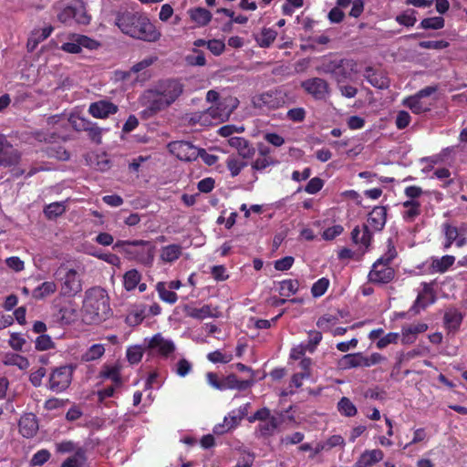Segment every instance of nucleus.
<instances>
[{"mask_svg":"<svg viewBox=\"0 0 467 467\" xmlns=\"http://www.w3.org/2000/svg\"><path fill=\"white\" fill-rule=\"evenodd\" d=\"M277 32L272 28L264 27L261 34L255 37L256 43L261 47H269L275 40Z\"/></svg>","mask_w":467,"mask_h":467,"instance_id":"c9c22d12","label":"nucleus"},{"mask_svg":"<svg viewBox=\"0 0 467 467\" xmlns=\"http://www.w3.org/2000/svg\"><path fill=\"white\" fill-rule=\"evenodd\" d=\"M141 275L136 269L129 270L123 276V285L127 291L134 290L140 284Z\"/></svg>","mask_w":467,"mask_h":467,"instance_id":"f704fd0d","label":"nucleus"},{"mask_svg":"<svg viewBox=\"0 0 467 467\" xmlns=\"http://www.w3.org/2000/svg\"><path fill=\"white\" fill-rule=\"evenodd\" d=\"M113 249L129 261L150 266L154 261L156 246L151 241L118 240L114 244Z\"/></svg>","mask_w":467,"mask_h":467,"instance_id":"20e7f679","label":"nucleus"},{"mask_svg":"<svg viewBox=\"0 0 467 467\" xmlns=\"http://www.w3.org/2000/svg\"><path fill=\"white\" fill-rule=\"evenodd\" d=\"M228 143L238 151L243 159H251L255 153V149L250 141L243 137H231Z\"/></svg>","mask_w":467,"mask_h":467,"instance_id":"aec40b11","label":"nucleus"},{"mask_svg":"<svg viewBox=\"0 0 467 467\" xmlns=\"http://www.w3.org/2000/svg\"><path fill=\"white\" fill-rule=\"evenodd\" d=\"M386 222L387 208L384 206L374 207L368 215L367 223H364L361 228L358 225L352 230V242L365 248H368L373 239V234L369 228L374 232H380L385 227Z\"/></svg>","mask_w":467,"mask_h":467,"instance_id":"39448f33","label":"nucleus"},{"mask_svg":"<svg viewBox=\"0 0 467 467\" xmlns=\"http://www.w3.org/2000/svg\"><path fill=\"white\" fill-rule=\"evenodd\" d=\"M313 360L310 358H302L297 364V371L293 375L292 379H306L312 377L311 369Z\"/></svg>","mask_w":467,"mask_h":467,"instance_id":"2f4dec72","label":"nucleus"},{"mask_svg":"<svg viewBox=\"0 0 467 467\" xmlns=\"http://www.w3.org/2000/svg\"><path fill=\"white\" fill-rule=\"evenodd\" d=\"M324 181L319 177H314L309 180V182L306 183V185L304 188V191L308 194H316L324 186Z\"/></svg>","mask_w":467,"mask_h":467,"instance_id":"4d7b16f0","label":"nucleus"},{"mask_svg":"<svg viewBox=\"0 0 467 467\" xmlns=\"http://www.w3.org/2000/svg\"><path fill=\"white\" fill-rule=\"evenodd\" d=\"M295 258L291 255H287L281 259L275 260L274 266L277 271H287L293 266Z\"/></svg>","mask_w":467,"mask_h":467,"instance_id":"338daca9","label":"nucleus"},{"mask_svg":"<svg viewBox=\"0 0 467 467\" xmlns=\"http://www.w3.org/2000/svg\"><path fill=\"white\" fill-rule=\"evenodd\" d=\"M57 289V284L54 281H46L33 290L32 296L36 300H43L53 295Z\"/></svg>","mask_w":467,"mask_h":467,"instance_id":"c756f323","label":"nucleus"},{"mask_svg":"<svg viewBox=\"0 0 467 467\" xmlns=\"http://www.w3.org/2000/svg\"><path fill=\"white\" fill-rule=\"evenodd\" d=\"M276 164H278V161L274 157H262L257 155V158L251 163V167L254 171H263L268 167Z\"/></svg>","mask_w":467,"mask_h":467,"instance_id":"37998d69","label":"nucleus"},{"mask_svg":"<svg viewBox=\"0 0 467 467\" xmlns=\"http://www.w3.org/2000/svg\"><path fill=\"white\" fill-rule=\"evenodd\" d=\"M428 329V325L425 323H418L403 327L401 330V343L410 345L415 342L417 336L425 332Z\"/></svg>","mask_w":467,"mask_h":467,"instance_id":"412c9836","label":"nucleus"},{"mask_svg":"<svg viewBox=\"0 0 467 467\" xmlns=\"http://www.w3.org/2000/svg\"><path fill=\"white\" fill-rule=\"evenodd\" d=\"M411 120V117L406 110H400L398 112L395 124L398 130H404L406 129Z\"/></svg>","mask_w":467,"mask_h":467,"instance_id":"0e129e2a","label":"nucleus"},{"mask_svg":"<svg viewBox=\"0 0 467 467\" xmlns=\"http://www.w3.org/2000/svg\"><path fill=\"white\" fill-rule=\"evenodd\" d=\"M189 15L199 26H207L213 17L212 13L203 7L192 8L189 10Z\"/></svg>","mask_w":467,"mask_h":467,"instance_id":"c85d7f7f","label":"nucleus"},{"mask_svg":"<svg viewBox=\"0 0 467 467\" xmlns=\"http://www.w3.org/2000/svg\"><path fill=\"white\" fill-rule=\"evenodd\" d=\"M421 286L422 289L418 293L416 300L410 309L414 313H419L421 309H425L436 301L433 283L422 282Z\"/></svg>","mask_w":467,"mask_h":467,"instance_id":"2eb2a0df","label":"nucleus"},{"mask_svg":"<svg viewBox=\"0 0 467 467\" xmlns=\"http://www.w3.org/2000/svg\"><path fill=\"white\" fill-rule=\"evenodd\" d=\"M233 109H230L225 101H218L211 106L206 111L195 113L191 120L194 123L212 124L225 121L229 119Z\"/></svg>","mask_w":467,"mask_h":467,"instance_id":"6e6552de","label":"nucleus"},{"mask_svg":"<svg viewBox=\"0 0 467 467\" xmlns=\"http://www.w3.org/2000/svg\"><path fill=\"white\" fill-rule=\"evenodd\" d=\"M74 18V13L72 8V1L66 5L58 14L57 19L66 25H71Z\"/></svg>","mask_w":467,"mask_h":467,"instance_id":"bf43d9fd","label":"nucleus"},{"mask_svg":"<svg viewBox=\"0 0 467 467\" xmlns=\"http://www.w3.org/2000/svg\"><path fill=\"white\" fill-rule=\"evenodd\" d=\"M365 78L377 88L386 89L389 87V78L384 73L376 71L370 67L365 70Z\"/></svg>","mask_w":467,"mask_h":467,"instance_id":"b1692460","label":"nucleus"},{"mask_svg":"<svg viewBox=\"0 0 467 467\" xmlns=\"http://www.w3.org/2000/svg\"><path fill=\"white\" fill-rule=\"evenodd\" d=\"M215 312L216 309H213L210 305H204L200 308L189 305L184 306L185 316L198 320H203L207 317H217Z\"/></svg>","mask_w":467,"mask_h":467,"instance_id":"4be33fe9","label":"nucleus"},{"mask_svg":"<svg viewBox=\"0 0 467 467\" xmlns=\"http://www.w3.org/2000/svg\"><path fill=\"white\" fill-rule=\"evenodd\" d=\"M105 353L103 344H93L82 355V360L86 362L94 361L100 358Z\"/></svg>","mask_w":467,"mask_h":467,"instance_id":"e433bc0d","label":"nucleus"},{"mask_svg":"<svg viewBox=\"0 0 467 467\" xmlns=\"http://www.w3.org/2000/svg\"><path fill=\"white\" fill-rule=\"evenodd\" d=\"M21 160V153L3 134H0V166L10 168L16 166Z\"/></svg>","mask_w":467,"mask_h":467,"instance_id":"4468645a","label":"nucleus"},{"mask_svg":"<svg viewBox=\"0 0 467 467\" xmlns=\"http://www.w3.org/2000/svg\"><path fill=\"white\" fill-rule=\"evenodd\" d=\"M119 107L113 102L101 99L92 102L88 109V112L96 119H107L111 115L118 112Z\"/></svg>","mask_w":467,"mask_h":467,"instance_id":"dca6fc26","label":"nucleus"},{"mask_svg":"<svg viewBox=\"0 0 467 467\" xmlns=\"http://www.w3.org/2000/svg\"><path fill=\"white\" fill-rule=\"evenodd\" d=\"M68 121L76 131H85L92 122L88 119L79 115H71Z\"/></svg>","mask_w":467,"mask_h":467,"instance_id":"a18cd8bd","label":"nucleus"},{"mask_svg":"<svg viewBox=\"0 0 467 467\" xmlns=\"http://www.w3.org/2000/svg\"><path fill=\"white\" fill-rule=\"evenodd\" d=\"M304 92L316 101H327L331 96V87L327 80L319 77H313L300 83Z\"/></svg>","mask_w":467,"mask_h":467,"instance_id":"1a4fd4ad","label":"nucleus"},{"mask_svg":"<svg viewBox=\"0 0 467 467\" xmlns=\"http://www.w3.org/2000/svg\"><path fill=\"white\" fill-rule=\"evenodd\" d=\"M462 321V317L458 312H448L444 315V323L449 329L457 330Z\"/></svg>","mask_w":467,"mask_h":467,"instance_id":"49530a36","label":"nucleus"},{"mask_svg":"<svg viewBox=\"0 0 467 467\" xmlns=\"http://www.w3.org/2000/svg\"><path fill=\"white\" fill-rule=\"evenodd\" d=\"M75 368L76 365L72 364L57 367L53 369L49 379H54L55 378H65L66 379H71Z\"/></svg>","mask_w":467,"mask_h":467,"instance_id":"c03bdc74","label":"nucleus"},{"mask_svg":"<svg viewBox=\"0 0 467 467\" xmlns=\"http://www.w3.org/2000/svg\"><path fill=\"white\" fill-rule=\"evenodd\" d=\"M344 231V228L340 224H336L324 230L322 237L325 240L331 241L337 236L340 235Z\"/></svg>","mask_w":467,"mask_h":467,"instance_id":"774afa93","label":"nucleus"},{"mask_svg":"<svg viewBox=\"0 0 467 467\" xmlns=\"http://www.w3.org/2000/svg\"><path fill=\"white\" fill-rule=\"evenodd\" d=\"M383 359L379 353H373L370 356H364L361 352L347 354L339 360V367L343 369L358 368V367H371L379 364Z\"/></svg>","mask_w":467,"mask_h":467,"instance_id":"9b49d317","label":"nucleus"},{"mask_svg":"<svg viewBox=\"0 0 467 467\" xmlns=\"http://www.w3.org/2000/svg\"><path fill=\"white\" fill-rule=\"evenodd\" d=\"M338 60L339 59L324 58L316 67V70L319 74H326L333 77L335 71L337 68Z\"/></svg>","mask_w":467,"mask_h":467,"instance_id":"4c0bfd02","label":"nucleus"},{"mask_svg":"<svg viewBox=\"0 0 467 467\" xmlns=\"http://www.w3.org/2000/svg\"><path fill=\"white\" fill-rule=\"evenodd\" d=\"M420 26L424 29H441L444 26V19L441 16L427 17L421 20Z\"/></svg>","mask_w":467,"mask_h":467,"instance_id":"de8ad7c7","label":"nucleus"},{"mask_svg":"<svg viewBox=\"0 0 467 467\" xmlns=\"http://www.w3.org/2000/svg\"><path fill=\"white\" fill-rule=\"evenodd\" d=\"M416 11L411 9L409 11H406L399 16H396V21L404 26L411 27L415 25L417 19L415 16Z\"/></svg>","mask_w":467,"mask_h":467,"instance_id":"603ef678","label":"nucleus"},{"mask_svg":"<svg viewBox=\"0 0 467 467\" xmlns=\"http://www.w3.org/2000/svg\"><path fill=\"white\" fill-rule=\"evenodd\" d=\"M356 65V62L352 59L340 58L338 60L337 68L332 78L338 85H340L351 78V76L355 71Z\"/></svg>","mask_w":467,"mask_h":467,"instance_id":"a211bd4d","label":"nucleus"},{"mask_svg":"<svg viewBox=\"0 0 467 467\" xmlns=\"http://www.w3.org/2000/svg\"><path fill=\"white\" fill-rule=\"evenodd\" d=\"M169 151L179 160L184 161H193L200 155L199 149L189 141L176 140L168 144Z\"/></svg>","mask_w":467,"mask_h":467,"instance_id":"ddd939ff","label":"nucleus"},{"mask_svg":"<svg viewBox=\"0 0 467 467\" xmlns=\"http://www.w3.org/2000/svg\"><path fill=\"white\" fill-rule=\"evenodd\" d=\"M329 280L327 277H321L316 281L311 287V294L314 297L322 296L329 286Z\"/></svg>","mask_w":467,"mask_h":467,"instance_id":"09e8293b","label":"nucleus"},{"mask_svg":"<svg viewBox=\"0 0 467 467\" xmlns=\"http://www.w3.org/2000/svg\"><path fill=\"white\" fill-rule=\"evenodd\" d=\"M143 356V348L140 346L135 345L129 347L126 351V357L128 361L134 365L138 364Z\"/></svg>","mask_w":467,"mask_h":467,"instance_id":"8fccbe9b","label":"nucleus"},{"mask_svg":"<svg viewBox=\"0 0 467 467\" xmlns=\"http://www.w3.org/2000/svg\"><path fill=\"white\" fill-rule=\"evenodd\" d=\"M148 348L162 357H168L175 350L174 343L164 338L161 334L154 335L149 341Z\"/></svg>","mask_w":467,"mask_h":467,"instance_id":"f3484780","label":"nucleus"},{"mask_svg":"<svg viewBox=\"0 0 467 467\" xmlns=\"http://www.w3.org/2000/svg\"><path fill=\"white\" fill-rule=\"evenodd\" d=\"M455 260V256L450 254L441 257L433 256L431 258L430 272L443 274L454 265Z\"/></svg>","mask_w":467,"mask_h":467,"instance_id":"5701e85b","label":"nucleus"},{"mask_svg":"<svg viewBox=\"0 0 467 467\" xmlns=\"http://www.w3.org/2000/svg\"><path fill=\"white\" fill-rule=\"evenodd\" d=\"M322 337V333L320 331L310 330L308 332V343L306 346V349L310 352H314L317 346L321 342Z\"/></svg>","mask_w":467,"mask_h":467,"instance_id":"e2e57ef3","label":"nucleus"},{"mask_svg":"<svg viewBox=\"0 0 467 467\" xmlns=\"http://www.w3.org/2000/svg\"><path fill=\"white\" fill-rule=\"evenodd\" d=\"M65 206L61 202H52L44 209V213L48 219H55L65 213Z\"/></svg>","mask_w":467,"mask_h":467,"instance_id":"3c124183","label":"nucleus"},{"mask_svg":"<svg viewBox=\"0 0 467 467\" xmlns=\"http://www.w3.org/2000/svg\"><path fill=\"white\" fill-rule=\"evenodd\" d=\"M437 91V87L428 86L419 90L414 95L402 100V105L409 108L414 114H421L431 110L432 101L430 99Z\"/></svg>","mask_w":467,"mask_h":467,"instance_id":"0eeeda50","label":"nucleus"},{"mask_svg":"<svg viewBox=\"0 0 467 467\" xmlns=\"http://www.w3.org/2000/svg\"><path fill=\"white\" fill-rule=\"evenodd\" d=\"M156 291L159 294V297L165 303L175 304L178 300L177 294L167 287L166 282H158L156 284Z\"/></svg>","mask_w":467,"mask_h":467,"instance_id":"473e14b6","label":"nucleus"},{"mask_svg":"<svg viewBox=\"0 0 467 467\" xmlns=\"http://www.w3.org/2000/svg\"><path fill=\"white\" fill-rule=\"evenodd\" d=\"M184 85L180 79L166 78L158 81L151 88L144 90L140 103L145 107L144 113L153 116L167 109L183 93Z\"/></svg>","mask_w":467,"mask_h":467,"instance_id":"f257e3e1","label":"nucleus"},{"mask_svg":"<svg viewBox=\"0 0 467 467\" xmlns=\"http://www.w3.org/2000/svg\"><path fill=\"white\" fill-rule=\"evenodd\" d=\"M86 461V451L82 448H78L74 456L67 458L63 462L61 467H82Z\"/></svg>","mask_w":467,"mask_h":467,"instance_id":"58836bf2","label":"nucleus"},{"mask_svg":"<svg viewBox=\"0 0 467 467\" xmlns=\"http://www.w3.org/2000/svg\"><path fill=\"white\" fill-rule=\"evenodd\" d=\"M383 451L379 449L365 451L355 463L356 467H371L383 459Z\"/></svg>","mask_w":467,"mask_h":467,"instance_id":"393cba45","label":"nucleus"},{"mask_svg":"<svg viewBox=\"0 0 467 467\" xmlns=\"http://www.w3.org/2000/svg\"><path fill=\"white\" fill-rule=\"evenodd\" d=\"M299 289V282L296 279H285L279 282V295L289 297L295 295Z\"/></svg>","mask_w":467,"mask_h":467,"instance_id":"72a5a7b5","label":"nucleus"},{"mask_svg":"<svg viewBox=\"0 0 467 467\" xmlns=\"http://www.w3.org/2000/svg\"><path fill=\"white\" fill-rule=\"evenodd\" d=\"M400 334L396 332H389L384 337H380L377 342V348L382 349L389 344H396L400 339Z\"/></svg>","mask_w":467,"mask_h":467,"instance_id":"680f3d73","label":"nucleus"},{"mask_svg":"<svg viewBox=\"0 0 467 467\" xmlns=\"http://www.w3.org/2000/svg\"><path fill=\"white\" fill-rule=\"evenodd\" d=\"M78 45L80 47V51L82 50L83 47L88 48L89 50H94V49H97L100 46V44L97 40L92 39L84 35H78Z\"/></svg>","mask_w":467,"mask_h":467,"instance_id":"69168bd1","label":"nucleus"},{"mask_svg":"<svg viewBox=\"0 0 467 467\" xmlns=\"http://www.w3.org/2000/svg\"><path fill=\"white\" fill-rule=\"evenodd\" d=\"M70 41L64 43L60 49L70 54H78L80 53V47L78 45V34H73L70 36Z\"/></svg>","mask_w":467,"mask_h":467,"instance_id":"6e6d98bb","label":"nucleus"},{"mask_svg":"<svg viewBox=\"0 0 467 467\" xmlns=\"http://www.w3.org/2000/svg\"><path fill=\"white\" fill-rule=\"evenodd\" d=\"M85 132L88 133V139L96 144L102 142V129L97 123L91 122Z\"/></svg>","mask_w":467,"mask_h":467,"instance_id":"5fc2aeb1","label":"nucleus"},{"mask_svg":"<svg viewBox=\"0 0 467 467\" xmlns=\"http://www.w3.org/2000/svg\"><path fill=\"white\" fill-rule=\"evenodd\" d=\"M406 210L402 213V218L406 222H413L421 213L420 202L416 200H407L402 202Z\"/></svg>","mask_w":467,"mask_h":467,"instance_id":"cd10ccee","label":"nucleus"},{"mask_svg":"<svg viewBox=\"0 0 467 467\" xmlns=\"http://www.w3.org/2000/svg\"><path fill=\"white\" fill-rule=\"evenodd\" d=\"M210 384L220 390L238 389L245 390L249 389L254 381H209Z\"/></svg>","mask_w":467,"mask_h":467,"instance_id":"7c9ffc66","label":"nucleus"},{"mask_svg":"<svg viewBox=\"0 0 467 467\" xmlns=\"http://www.w3.org/2000/svg\"><path fill=\"white\" fill-rule=\"evenodd\" d=\"M419 47L425 49L441 50L449 47V43L445 40H427L420 41Z\"/></svg>","mask_w":467,"mask_h":467,"instance_id":"052dcab7","label":"nucleus"},{"mask_svg":"<svg viewBox=\"0 0 467 467\" xmlns=\"http://www.w3.org/2000/svg\"><path fill=\"white\" fill-rule=\"evenodd\" d=\"M337 410L342 415L346 417H353L358 412L356 406L347 397L341 398L337 402Z\"/></svg>","mask_w":467,"mask_h":467,"instance_id":"a19ab883","label":"nucleus"},{"mask_svg":"<svg viewBox=\"0 0 467 467\" xmlns=\"http://www.w3.org/2000/svg\"><path fill=\"white\" fill-rule=\"evenodd\" d=\"M115 23L123 34L132 38L152 43L161 36V31L148 16L137 12L119 13Z\"/></svg>","mask_w":467,"mask_h":467,"instance_id":"f03ea898","label":"nucleus"},{"mask_svg":"<svg viewBox=\"0 0 467 467\" xmlns=\"http://www.w3.org/2000/svg\"><path fill=\"white\" fill-rule=\"evenodd\" d=\"M397 255L398 253L394 245V243L391 239H389L387 241V250L379 259L387 264H391V262L397 257Z\"/></svg>","mask_w":467,"mask_h":467,"instance_id":"13d9d810","label":"nucleus"},{"mask_svg":"<svg viewBox=\"0 0 467 467\" xmlns=\"http://www.w3.org/2000/svg\"><path fill=\"white\" fill-rule=\"evenodd\" d=\"M182 254V247L180 244H172L163 246L161 250L160 258L164 263L172 264L178 260Z\"/></svg>","mask_w":467,"mask_h":467,"instance_id":"a878e982","label":"nucleus"},{"mask_svg":"<svg viewBox=\"0 0 467 467\" xmlns=\"http://www.w3.org/2000/svg\"><path fill=\"white\" fill-rule=\"evenodd\" d=\"M102 379H120V366L117 363L105 364L99 372Z\"/></svg>","mask_w":467,"mask_h":467,"instance_id":"ea45409f","label":"nucleus"},{"mask_svg":"<svg viewBox=\"0 0 467 467\" xmlns=\"http://www.w3.org/2000/svg\"><path fill=\"white\" fill-rule=\"evenodd\" d=\"M72 8L74 13L73 21L79 25H88L90 23V16L86 10V6L81 0H72Z\"/></svg>","mask_w":467,"mask_h":467,"instance_id":"bb28decb","label":"nucleus"},{"mask_svg":"<svg viewBox=\"0 0 467 467\" xmlns=\"http://www.w3.org/2000/svg\"><path fill=\"white\" fill-rule=\"evenodd\" d=\"M286 96L279 89H271L255 95L253 99L254 108L260 109H277L285 104Z\"/></svg>","mask_w":467,"mask_h":467,"instance_id":"9d476101","label":"nucleus"},{"mask_svg":"<svg viewBox=\"0 0 467 467\" xmlns=\"http://www.w3.org/2000/svg\"><path fill=\"white\" fill-rule=\"evenodd\" d=\"M35 348L38 351H46L54 348V342L50 336L42 334L36 338Z\"/></svg>","mask_w":467,"mask_h":467,"instance_id":"864d4df0","label":"nucleus"},{"mask_svg":"<svg viewBox=\"0 0 467 467\" xmlns=\"http://www.w3.org/2000/svg\"><path fill=\"white\" fill-rule=\"evenodd\" d=\"M247 166V162L237 159L234 156H229L226 160V167L232 177H236L242 170Z\"/></svg>","mask_w":467,"mask_h":467,"instance_id":"79ce46f5","label":"nucleus"},{"mask_svg":"<svg viewBox=\"0 0 467 467\" xmlns=\"http://www.w3.org/2000/svg\"><path fill=\"white\" fill-rule=\"evenodd\" d=\"M54 276L60 283V296L74 297L82 290V282L79 275L74 268L61 264L55 271Z\"/></svg>","mask_w":467,"mask_h":467,"instance_id":"423d86ee","label":"nucleus"},{"mask_svg":"<svg viewBox=\"0 0 467 467\" xmlns=\"http://www.w3.org/2000/svg\"><path fill=\"white\" fill-rule=\"evenodd\" d=\"M18 426L19 432L25 438L34 437L38 430L37 420L33 413L23 415L19 420Z\"/></svg>","mask_w":467,"mask_h":467,"instance_id":"6ab92c4d","label":"nucleus"},{"mask_svg":"<svg viewBox=\"0 0 467 467\" xmlns=\"http://www.w3.org/2000/svg\"><path fill=\"white\" fill-rule=\"evenodd\" d=\"M83 317L88 324L100 323L110 316L109 298L105 289L94 286L85 292Z\"/></svg>","mask_w":467,"mask_h":467,"instance_id":"7ed1b4c3","label":"nucleus"},{"mask_svg":"<svg viewBox=\"0 0 467 467\" xmlns=\"http://www.w3.org/2000/svg\"><path fill=\"white\" fill-rule=\"evenodd\" d=\"M368 281L376 285H385L390 283L395 277V270L387 264L378 259L372 265L368 273Z\"/></svg>","mask_w":467,"mask_h":467,"instance_id":"f8f14e48","label":"nucleus"}]
</instances>
